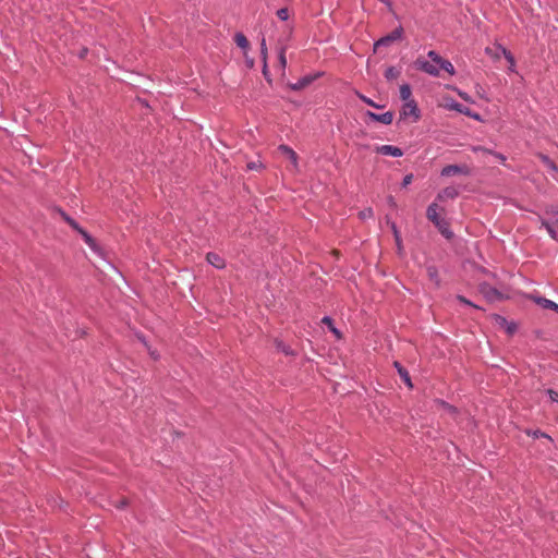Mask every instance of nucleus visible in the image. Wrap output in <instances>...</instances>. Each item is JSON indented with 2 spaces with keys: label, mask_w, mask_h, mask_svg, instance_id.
<instances>
[{
  "label": "nucleus",
  "mask_w": 558,
  "mask_h": 558,
  "mask_svg": "<svg viewBox=\"0 0 558 558\" xmlns=\"http://www.w3.org/2000/svg\"><path fill=\"white\" fill-rule=\"evenodd\" d=\"M401 119L412 118V121L415 122L420 119V110L415 100L404 101L402 109L400 111Z\"/></svg>",
  "instance_id": "nucleus-1"
},
{
  "label": "nucleus",
  "mask_w": 558,
  "mask_h": 558,
  "mask_svg": "<svg viewBox=\"0 0 558 558\" xmlns=\"http://www.w3.org/2000/svg\"><path fill=\"white\" fill-rule=\"evenodd\" d=\"M414 65L417 70H421L432 76H438L439 75V65L425 60L424 58H417L414 62Z\"/></svg>",
  "instance_id": "nucleus-2"
},
{
  "label": "nucleus",
  "mask_w": 558,
  "mask_h": 558,
  "mask_svg": "<svg viewBox=\"0 0 558 558\" xmlns=\"http://www.w3.org/2000/svg\"><path fill=\"white\" fill-rule=\"evenodd\" d=\"M402 35H403V28L397 27L390 34H388L387 36H384L379 40H377L375 43V49H377L381 46H389L392 43L400 40L402 38Z\"/></svg>",
  "instance_id": "nucleus-3"
},
{
  "label": "nucleus",
  "mask_w": 558,
  "mask_h": 558,
  "mask_svg": "<svg viewBox=\"0 0 558 558\" xmlns=\"http://www.w3.org/2000/svg\"><path fill=\"white\" fill-rule=\"evenodd\" d=\"M471 173L470 167L466 165H449L442 168L441 175L451 177L457 174L469 175Z\"/></svg>",
  "instance_id": "nucleus-4"
},
{
  "label": "nucleus",
  "mask_w": 558,
  "mask_h": 558,
  "mask_svg": "<svg viewBox=\"0 0 558 558\" xmlns=\"http://www.w3.org/2000/svg\"><path fill=\"white\" fill-rule=\"evenodd\" d=\"M278 150L290 160V163H291L290 170L293 172H299V162H298L296 153L288 145H280L278 147Z\"/></svg>",
  "instance_id": "nucleus-5"
},
{
  "label": "nucleus",
  "mask_w": 558,
  "mask_h": 558,
  "mask_svg": "<svg viewBox=\"0 0 558 558\" xmlns=\"http://www.w3.org/2000/svg\"><path fill=\"white\" fill-rule=\"evenodd\" d=\"M376 153L392 157H401L403 155V151L399 147L392 145L377 146Z\"/></svg>",
  "instance_id": "nucleus-6"
},
{
  "label": "nucleus",
  "mask_w": 558,
  "mask_h": 558,
  "mask_svg": "<svg viewBox=\"0 0 558 558\" xmlns=\"http://www.w3.org/2000/svg\"><path fill=\"white\" fill-rule=\"evenodd\" d=\"M480 292L488 300L495 301L501 299V294L493 287L487 283L480 286Z\"/></svg>",
  "instance_id": "nucleus-7"
},
{
  "label": "nucleus",
  "mask_w": 558,
  "mask_h": 558,
  "mask_svg": "<svg viewBox=\"0 0 558 558\" xmlns=\"http://www.w3.org/2000/svg\"><path fill=\"white\" fill-rule=\"evenodd\" d=\"M442 210L437 203H432L426 210V217L428 220H430L434 225H436L437 221H441L444 218L440 217L439 211Z\"/></svg>",
  "instance_id": "nucleus-8"
},
{
  "label": "nucleus",
  "mask_w": 558,
  "mask_h": 558,
  "mask_svg": "<svg viewBox=\"0 0 558 558\" xmlns=\"http://www.w3.org/2000/svg\"><path fill=\"white\" fill-rule=\"evenodd\" d=\"M367 116L369 117V119H372L373 121H377V122H380L383 124H391L392 121H393V113L391 111H387L383 114H377V113H374L372 111H367Z\"/></svg>",
  "instance_id": "nucleus-9"
},
{
  "label": "nucleus",
  "mask_w": 558,
  "mask_h": 558,
  "mask_svg": "<svg viewBox=\"0 0 558 558\" xmlns=\"http://www.w3.org/2000/svg\"><path fill=\"white\" fill-rule=\"evenodd\" d=\"M543 226H545L546 230L548 231L549 235L558 241V211L555 215V218L549 221H543Z\"/></svg>",
  "instance_id": "nucleus-10"
},
{
  "label": "nucleus",
  "mask_w": 558,
  "mask_h": 558,
  "mask_svg": "<svg viewBox=\"0 0 558 558\" xmlns=\"http://www.w3.org/2000/svg\"><path fill=\"white\" fill-rule=\"evenodd\" d=\"M457 196H458V190L456 187L448 186L438 193L436 199L439 202H445L447 199H453Z\"/></svg>",
  "instance_id": "nucleus-11"
},
{
  "label": "nucleus",
  "mask_w": 558,
  "mask_h": 558,
  "mask_svg": "<svg viewBox=\"0 0 558 558\" xmlns=\"http://www.w3.org/2000/svg\"><path fill=\"white\" fill-rule=\"evenodd\" d=\"M531 298L541 307L547 308V310H553L558 313V304L557 303H555L548 299L542 298V296H531Z\"/></svg>",
  "instance_id": "nucleus-12"
},
{
  "label": "nucleus",
  "mask_w": 558,
  "mask_h": 558,
  "mask_svg": "<svg viewBox=\"0 0 558 558\" xmlns=\"http://www.w3.org/2000/svg\"><path fill=\"white\" fill-rule=\"evenodd\" d=\"M435 227L446 239L450 240L453 236V232L450 230L449 223L446 219L437 221Z\"/></svg>",
  "instance_id": "nucleus-13"
},
{
  "label": "nucleus",
  "mask_w": 558,
  "mask_h": 558,
  "mask_svg": "<svg viewBox=\"0 0 558 558\" xmlns=\"http://www.w3.org/2000/svg\"><path fill=\"white\" fill-rule=\"evenodd\" d=\"M395 367L398 369V373L401 377V379L403 380V383L409 387V388H412V381H411V377L408 373V371L401 366V364L399 362H395Z\"/></svg>",
  "instance_id": "nucleus-14"
},
{
  "label": "nucleus",
  "mask_w": 558,
  "mask_h": 558,
  "mask_svg": "<svg viewBox=\"0 0 558 558\" xmlns=\"http://www.w3.org/2000/svg\"><path fill=\"white\" fill-rule=\"evenodd\" d=\"M207 262L216 268H223L225 260L216 253H208L206 256Z\"/></svg>",
  "instance_id": "nucleus-15"
},
{
  "label": "nucleus",
  "mask_w": 558,
  "mask_h": 558,
  "mask_svg": "<svg viewBox=\"0 0 558 558\" xmlns=\"http://www.w3.org/2000/svg\"><path fill=\"white\" fill-rule=\"evenodd\" d=\"M497 49L502 52L504 57L507 59V61L509 62V71L511 72H514L515 70V60H514V57L512 56V53L507 50L505 47L502 46H498Z\"/></svg>",
  "instance_id": "nucleus-16"
},
{
  "label": "nucleus",
  "mask_w": 558,
  "mask_h": 558,
  "mask_svg": "<svg viewBox=\"0 0 558 558\" xmlns=\"http://www.w3.org/2000/svg\"><path fill=\"white\" fill-rule=\"evenodd\" d=\"M388 223H389L390 229H391V231L393 233L398 252L401 253V251H402V240H401L400 232H399V230H398V228H397L395 222H388Z\"/></svg>",
  "instance_id": "nucleus-17"
},
{
  "label": "nucleus",
  "mask_w": 558,
  "mask_h": 558,
  "mask_svg": "<svg viewBox=\"0 0 558 558\" xmlns=\"http://www.w3.org/2000/svg\"><path fill=\"white\" fill-rule=\"evenodd\" d=\"M234 41L243 50H246L250 47V43H248L247 38L242 33H236L235 34Z\"/></svg>",
  "instance_id": "nucleus-18"
},
{
  "label": "nucleus",
  "mask_w": 558,
  "mask_h": 558,
  "mask_svg": "<svg viewBox=\"0 0 558 558\" xmlns=\"http://www.w3.org/2000/svg\"><path fill=\"white\" fill-rule=\"evenodd\" d=\"M411 95H412V92H411L410 85L403 84V85L400 86V98L403 101L412 100L411 99Z\"/></svg>",
  "instance_id": "nucleus-19"
},
{
  "label": "nucleus",
  "mask_w": 558,
  "mask_h": 558,
  "mask_svg": "<svg viewBox=\"0 0 558 558\" xmlns=\"http://www.w3.org/2000/svg\"><path fill=\"white\" fill-rule=\"evenodd\" d=\"M498 46L499 45H496L494 47H487L485 49L486 54H488L490 58L495 60H499L501 57H504V54L497 49Z\"/></svg>",
  "instance_id": "nucleus-20"
},
{
  "label": "nucleus",
  "mask_w": 558,
  "mask_h": 558,
  "mask_svg": "<svg viewBox=\"0 0 558 558\" xmlns=\"http://www.w3.org/2000/svg\"><path fill=\"white\" fill-rule=\"evenodd\" d=\"M322 323L327 325L328 328L330 329V331L337 337V338H341V333L340 331L333 326L332 324V319L330 317H324L322 319Z\"/></svg>",
  "instance_id": "nucleus-21"
},
{
  "label": "nucleus",
  "mask_w": 558,
  "mask_h": 558,
  "mask_svg": "<svg viewBox=\"0 0 558 558\" xmlns=\"http://www.w3.org/2000/svg\"><path fill=\"white\" fill-rule=\"evenodd\" d=\"M438 65H439V69H442L448 74H450V75L454 74V68L450 61L442 59Z\"/></svg>",
  "instance_id": "nucleus-22"
},
{
  "label": "nucleus",
  "mask_w": 558,
  "mask_h": 558,
  "mask_svg": "<svg viewBox=\"0 0 558 558\" xmlns=\"http://www.w3.org/2000/svg\"><path fill=\"white\" fill-rule=\"evenodd\" d=\"M538 157L547 169H549L550 171L557 170V166L550 158L542 154Z\"/></svg>",
  "instance_id": "nucleus-23"
},
{
  "label": "nucleus",
  "mask_w": 558,
  "mask_h": 558,
  "mask_svg": "<svg viewBox=\"0 0 558 558\" xmlns=\"http://www.w3.org/2000/svg\"><path fill=\"white\" fill-rule=\"evenodd\" d=\"M449 108L452 110H456L460 113H463L465 116H471L470 109L461 104L454 102V104L450 105Z\"/></svg>",
  "instance_id": "nucleus-24"
},
{
  "label": "nucleus",
  "mask_w": 558,
  "mask_h": 558,
  "mask_svg": "<svg viewBox=\"0 0 558 558\" xmlns=\"http://www.w3.org/2000/svg\"><path fill=\"white\" fill-rule=\"evenodd\" d=\"M400 74V71L397 70L395 66H389L386 71H385V77L387 80H395L399 76Z\"/></svg>",
  "instance_id": "nucleus-25"
},
{
  "label": "nucleus",
  "mask_w": 558,
  "mask_h": 558,
  "mask_svg": "<svg viewBox=\"0 0 558 558\" xmlns=\"http://www.w3.org/2000/svg\"><path fill=\"white\" fill-rule=\"evenodd\" d=\"M278 61H279L280 66L282 69H284L286 65H287L286 47L284 46L280 47L279 56H278Z\"/></svg>",
  "instance_id": "nucleus-26"
},
{
  "label": "nucleus",
  "mask_w": 558,
  "mask_h": 558,
  "mask_svg": "<svg viewBox=\"0 0 558 558\" xmlns=\"http://www.w3.org/2000/svg\"><path fill=\"white\" fill-rule=\"evenodd\" d=\"M61 216L74 230L78 231V229H81L77 222L71 217H69L65 213L61 211Z\"/></svg>",
  "instance_id": "nucleus-27"
},
{
  "label": "nucleus",
  "mask_w": 558,
  "mask_h": 558,
  "mask_svg": "<svg viewBox=\"0 0 558 558\" xmlns=\"http://www.w3.org/2000/svg\"><path fill=\"white\" fill-rule=\"evenodd\" d=\"M313 81L312 77H304L300 80L295 85L292 86L293 89H301L307 86Z\"/></svg>",
  "instance_id": "nucleus-28"
},
{
  "label": "nucleus",
  "mask_w": 558,
  "mask_h": 558,
  "mask_svg": "<svg viewBox=\"0 0 558 558\" xmlns=\"http://www.w3.org/2000/svg\"><path fill=\"white\" fill-rule=\"evenodd\" d=\"M84 239V241L89 245V246H93L94 245V240L93 238L84 230V229H78L77 231Z\"/></svg>",
  "instance_id": "nucleus-29"
},
{
  "label": "nucleus",
  "mask_w": 558,
  "mask_h": 558,
  "mask_svg": "<svg viewBox=\"0 0 558 558\" xmlns=\"http://www.w3.org/2000/svg\"><path fill=\"white\" fill-rule=\"evenodd\" d=\"M428 58L430 59L432 62L436 63V64H439L440 61L444 59L442 57H440L436 51L434 50H430L428 51L427 53Z\"/></svg>",
  "instance_id": "nucleus-30"
},
{
  "label": "nucleus",
  "mask_w": 558,
  "mask_h": 558,
  "mask_svg": "<svg viewBox=\"0 0 558 558\" xmlns=\"http://www.w3.org/2000/svg\"><path fill=\"white\" fill-rule=\"evenodd\" d=\"M277 349L282 351L286 355H292L293 354V351L287 347L286 344H283L281 341H277Z\"/></svg>",
  "instance_id": "nucleus-31"
},
{
  "label": "nucleus",
  "mask_w": 558,
  "mask_h": 558,
  "mask_svg": "<svg viewBox=\"0 0 558 558\" xmlns=\"http://www.w3.org/2000/svg\"><path fill=\"white\" fill-rule=\"evenodd\" d=\"M277 16L281 21H287L289 19V10L287 8H281L277 11Z\"/></svg>",
  "instance_id": "nucleus-32"
},
{
  "label": "nucleus",
  "mask_w": 558,
  "mask_h": 558,
  "mask_svg": "<svg viewBox=\"0 0 558 558\" xmlns=\"http://www.w3.org/2000/svg\"><path fill=\"white\" fill-rule=\"evenodd\" d=\"M494 320H495V324L500 328H505V326L508 323L507 319L500 315H494Z\"/></svg>",
  "instance_id": "nucleus-33"
},
{
  "label": "nucleus",
  "mask_w": 558,
  "mask_h": 558,
  "mask_svg": "<svg viewBox=\"0 0 558 558\" xmlns=\"http://www.w3.org/2000/svg\"><path fill=\"white\" fill-rule=\"evenodd\" d=\"M427 274L432 280H434L436 283H438V274L435 267H428Z\"/></svg>",
  "instance_id": "nucleus-34"
},
{
  "label": "nucleus",
  "mask_w": 558,
  "mask_h": 558,
  "mask_svg": "<svg viewBox=\"0 0 558 558\" xmlns=\"http://www.w3.org/2000/svg\"><path fill=\"white\" fill-rule=\"evenodd\" d=\"M359 215H360L361 219H367V218H372L374 213H373L372 208H366V209L360 211Z\"/></svg>",
  "instance_id": "nucleus-35"
},
{
  "label": "nucleus",
  "mask_w": 558,
  "mask_h": 558,
  "mask_svg": "<svg viewBox=\"0 0 558 558\" xmlns=\"http://www.w3.org/2000/svg\"><path fill=\"white\" fill-rule=\"evenodd\" d=\"M260 53L263 56V60L266 61V59H267V46H266L265 38H263L262 43H260Z\"/></svg>",
  "instance_id": "nucleus-36"
},
{
  "label": "nucleus",
  "mask_w": 558,
  "mask_h": 558,
  "mask_svg": "<svg viewBox=\"0 0 558 558\" xmlns=\"http://www.w3.org/2000/svg\"><path fill=\"white\" fill-rule=\"evenodd\" d=\"M360 98H361L365 104H367L368 106H372V107H374V108H381V106H379V105L375 104L372 99H369V98H367V97H365V96H363V95H361V96H360Z\"/></svg>",
  "instance_id": "nucleus-37"
},
{
  "label": "nucleus",
  "mask_w": 558,
  "mask_h": 558,
  "mask_svg": "<svg viewBox=\"0 0 558 558\" xmlns=\"http://www.w3.org/2000/svg\"><path fill=\"white\" fill-rule=\"evenodd\" d=\"M505 329L508 335H512L515 331L517 326L513 323H507V325L505 326Z\"/></svg>",
  "instance_id": "nucleus-38"
},
{
  "label": "nucleus",
  "mask_w": 558,
  "mask_h": 558,
  "mask_svg": "<svg viewBox=\"0 0 558 558\" xmlns=\"http://www.w3.org/2000/svg\"><path fill=\"white\" fill-rule=\"evenodd\" d=\"M547 395L549 396V398L553 402H558V392L557 391H555L553 389H548Z\"/></svg>",
  "instance_id": "nucleus-39"
},
{
  "label": "nucleus",
  "mask_w": 558,
  "mask_h": 558,
  "mask_svg": "<svg viewBox=\"0 0 558 558\" xmlns=\"http://www.w3.org/2000/svg\"><path fill=\"white\" fill-rule=\"evenodd\" d=\"M457 300L460 301L461 303L463 304H466V305H470V306H473L475 308H478V306L474 305L471 301H469L468 299H465L464 296L462 295H458L457 296Z\"/></svg>",
  "instance_id": "nucleus-40"
},
{
  "label": "nucleus",
  "mask_w": 558,
  "mask_h": 558,
  "mask_svg": "<svg viewBox=\"0 0 558 558\" xmlns=\"http://www.w3.org/2000/svg\"><path fill=\"white\" fill-rule=\"evenodd\" d=\"M413 180V174H407L404 178H403V182H402V185L403 186H408L409 184H411Z\"/></svg>",
  "instance_id": "nucleus-41"
},
{
  "label": "nucleus",
  "mask_w": 558,
  "mask_h": 558,
  "mask_svg": "<svg viewBox=\"0 0 558 558\" xmlns=\"http://www.w3.org/2000/svg\"><path fill=\"white\" fill-rule=\"evenodd\" d=\"M260 167H262V165H260V163H257V162H250V163H247V168H248L250 170H257V169H259Z\"/></svg>",
  "instance_id": "nucleus-42"
},
{
  "label": "nucleus",
  "mask_w": 558,
  "mask_h": 558,
  "mask_svg": "<svg viewBox=\"0 0 558 558\" xmlns=\"http://www.w3.org/2000/svg\"><path fill=\"white\" fill-rule=\"evenodd\" d=\"M438 405H439V407H441V408H444L445 410L450 411V412H451V411H453V408H452L451 405L447 404V403H446V402H444V401H439V402H438Z\"/></svg>",
  "instance_id": "nucleus-43"
},
{
  "label": "nucleus",
  "mask_w": 558,
  "mask_h": 558,
  "mask_svg": "<svg viewBox=\"0 0 558 558\" xmlns=\"http://www.w3.org/2000/svg\"><path fill=\"white\" fill-rule=\"evenodd\" d=\"M458 95L465 101H470V97L466 93L458 90Z\"/></svg>",
  "instance_id": "nucleus-44"
},
{
  "label": "nucleus",
  "mask_w": 558,
  "mask_h": 558,
  "mask_svg": "<svg viewBox=\"0 0 558 558\" xmlns=\"http://www.w3.org/2000/svg\"><path fill=\"white\" fill-rule=\"evenodd\" d=\"M494 156L500 160L501 162H504L506 160V157L499 153H494Z\"/></svg>",
  "instance_id": "nucleus-45"
},
{
  "label": "nucleus",
  "mask_w": 558,
  "mask_h": 558,
  "mask_svg": "<svg viewBox=\"0 0 558 558\" xmlns=\"http://www.w3.org/2000/svg\"><path fill=\"white\" fill-rule=\"evenodd\" d=\"M474 151H484V153H490L489 150L483 148V147H474L473 148Z\"/></svg>",
  "instance_id": "nucleus-46"
},
{
  "label": "nucleus",
  "mask_w": 558,
  "mask_h": 558,
  "mask_svg": "<svg viewBox=\"0 0 558 558\" xmlns=\"http://www.w3.org/2000/svg\"><path fill=\"white\" fill-rule=\"evenodd\" d=\"M470 117H471V118H473V119H475V120H480V114H477V113H472V112H471V116H470Z\"/></svg>",
  "instance_id": "nucleus-47"
},
{
  "label": "nucleus",
  "mask_w": 558,
  "mask_h": 558,
  "mask_svg": "<svg viewBox=\"0 0 558 558\" xmlns=\"http://www.w3.org/2000/svg\"><path fill=\"white\" fill-rule=\"evenodd\" d=\"M388 202H389V204H390L391 206H396V202H395L393 197H391V196H390V197H389V199H388Z\"/></svg>",
  "instance_id": "nucleus-48"
},
{
  "label": "nucleus",
  "mask_w": 558,
  "mask_h": 558,
  "mask_svg": "<svg viewBox=\"0 0 558 558\" xmlns=\"http://www.w3.org/2000/svg\"><path fill=\"white\" fill-rule=\"evenodd\" d=\"M539 435H541V436H546V435H545V434H543V433H538V432L534 433V437H538Z\"/></svg>",
  "instance_id": "nucleus-49"
},
{
  "label": "nucleus",
  "mask_w": 558,
  "mask_h": 558,
  "mask_svg": "<svg viewBox=\"0 0 558 558\" xmlns=\"http://www.w3.org/2000/svg\"><path fill=\"white\" fill-rule=\"evenodd\" d=\"M266 72H267V63H266V61H264V74H266Z\"/></svg>",
  "instance_id": "nucleus-50"
}]
</instances>
